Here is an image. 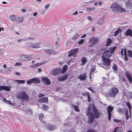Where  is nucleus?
I'll list each match as a JSON object with an SVG mask.
<instances>
[{"instance_id": "obj_57", "label": "nucleus", "mask_w": 132, "mask_h": 132, "mask_svg": "<svg viewBox=\"0 0 132 132\" xmlns=\"http://www.w3.org/2000/svg\"><path fill=\"white\" fill-rule=\"evenodd\" d=\"M15 74L16 75H20V73L17 72H15Z\"/></svg>"}, {"instance_id": "obj_55", "label": "nucleus", "mask_w": 132, "mask_h": 132, "mask_svg": "<svg viewBox=\"0 0 132 132\" xmlns=\"http://www.w3.org/2000/svg\"><path fill=\"white\" fill-rule=\"evenodd\" d=\"M98 4L99 5H102V2L101 1H99L98 2Z\"/></svg>"}, {"instance_id": "obj_44", "label": "nucleus", "mask_w": 132, "mask_h": 132, "mask_svg": "<svg viewBox=\"0 0 132 132\" xmlns=\"http://www.w3.org/2000/svg\"><path fill=\"white\" fill-rule=\"evenodd\" d=\"M95 68L93 67V69H91L90 73V78L91 79V75L92 73L94 71H95Z\"/></svg>"}, {"instance_id": "obj_39", "label": "nucleus", "mask_w": 132, "mask_h": 132, "mask_svg": "<svg viewBox=\"0 0 132 132\" xmlns=\"http://www.w3.org/2000/svg\"><path fill=\"white\" fill-rule=\"evenodd\" d=\"M126 104L127 105L128 107V108H129V112H130L131 111V106L129 103L128 102H127L126 103Z\"/></svg>"}, {"instance_id": "obj_56", "label": "nucleus", "mask_w": 132, "mask_h": 132, "mask_svg": "<svg viewBox=\"0 0 132 132\" xmlns=\"http://www.w3.org/2000/svg\"><path fill=\"white\" fill-rule=\"evenodd\" d=\"M37 13L36 12H35L33 14V15L34 16H36L37 15Z\"/></svg>"}, {"instance_id": "obj_45", "label": "nucleus", "mask_w": 132, "mask_h": 132, "mask_svg": "<svg viewBox=\"0 0 132 132\" xmlns=\"http://www.w3.org/2000/svg\"><path fill=\"white\" fill-rule=\"evenodd\" d=\"M111 41L110 39H108L107 40V42H106V46L110 45V44L111 43Z\"/></svg>"}, {"instance_id": "obj_6", "label": "nucleus", "mask_w": 132, "mask_h": 132, "mask_svg": "<svg viewBox=\"0 0 132 132\" xmlns=\"http://www.w3.org/2000/svg\"><path fill=\"white\" fill-rule=\"evenodd\" d=\"M90 42V44L88 47H92L93 45L97 43L98 42V40L97 38L95 37H92L89 40Z\"/></svg>"}, {"instance_id": "obj_61", "label": "nucleus", "mask_w": 132, "mask_h": 132, "mask_svg": "<svg viewBox=\"0 0 132 132\" xmlns=\"http://www.w3.org/2000/svg\"><path fill=\"white\" fill-rule=\"evenodd\" d=\"M26 11V10L25 9H22V12H24Z\"/></svg>"}, {"instance_id": "obj_34", "label": "nucleus", "mask_w": 132, "mask_h": 132, "mask_svg": "<svg viewBox=\"0 0 132 132\" xmlns=\"http://www.w3.org/2000/svg\"><path fill=\"white\" fill-rule=\"evenodd\" d=\"M23 18L22 17H20L17 19V21L19 23H22L23 21Z\"/></svg>"}, {"instance_id": "obj_14", "label": "nucleus", "mask_w": 132, "mask_h": 132, "mask_svg": "<svg viewBox=\"0 0 132 132\" xmlns=\"http://www.w3.org/2000/svg\"><path fill=\"white\" fill-rule=\"evenodd\" d=\"M11 87L10 86H0V90H4L7 91L10 90Z\"/></svg>"}, {"instance_id": "obj_3", "label": "nucleus", "mask_w": 132, "mask_h": 132, "mask_svg": "<svg viewBox=\"0 0 132 132\" xmlns=\"http://www.w3.org/2000/svg\"><path fill=\"white\" fill-rule=\"evenodd\" d=\"M92 110L93 112L94 117L95 118H97L99 117L100 113L93 104L90 105L87 109V111H89V110L90 112H91Z\"/></svg>"}, {"instance_id": "obj_12", "label": "nucleus", "mask_w": 132, "mask_h": 132, "mask_svg": "<svg viewBox=\"0 0 132 132\" xmlns=\"http://www.w3.org/2000/svg\"><path fill=\"white\" fill-rule=\"evenodd\" d=\"M20 59L22 61H26L31 59L32 57L27 55H22L20 56Z\"/></svg>"}, {"instance_id": "obj_41", "label": "nucleus", "mask_w": 132, "mask_h": 132, "mask_svg": "<svg viewBox=\"0 0 132 132\" xmlns=\"http://www.w3.org/2000/svg\"><path fill=\"white\" fill-rule=\"evenodd\" d=\"M44 117V114H41L39 115V119L40 121H42V119H43Z\"/></svg>"}, {"instance_id": "obj_47", "label": "nucleus", "mask_w": 132, "mask_h": 132, "mask_svg": "<svg viewBox=\"0 0 132 132\" xmlns=\"http://www.w3.org/2000/svg\"><path fill=\"white\" fill-rule=\"evenodd\" d=\"M84 40L83 39H82L81 40H80L78 42V44L79 45H80L82 44L84 42Z\"/></svg>"}, {"instance_id": "obj_18", "label": "nucleus", "mask_w": 132, "mask_h": 132, "mask_svg": "<svg viewBox=\"0 0 132 132\" xmlns=\"http://www.w3.org/2000/svg\"><path fill=\"white\" fill-rule=\"evenodd\" d=\"M31 47L35 48H37L41 47L40 44L38 43H36L32 45L31 46Z\"/></svg>"}, {"instance_id": "obj_38", "label": "nucleus", "mask_w": 132, "mask_h": 132, "mask_svg": "<svg viewBox=\"0 0 132 132\" xmlns=\"http://www.w3.org/2000/svg\"><path fill=\"white\" fill-rule=\"evenodd\" d=\"M125 117L126 118V120H127L129 117V115H128V110L125 111Z\"/></svg>"}, {"instance_id": "obj_5", "label": "nucleus", "mask_w": 132, "mask_h": 132, "mask_svg": "<svg viewBox=\"0 0 132 132\" xmlns=\"http://www.w3.org/2000/svg\"><path fill=\"white\" fill-rule=\"evenodd\" d=\"M118 93V89L114 87L110 90L108 93L106 94V95L110 97H113L117 95Z\"/></svg>"}, {"instance_id": "obj_25", "label": "nucleus", "mask_w": 132, "mask_h": 132, "mask_svg": "<svg viewBox=\"0 0 132 132\" xmlns=\"http://www.w3.org/2000/svg\"><path fill=\"white\" fill-rule=\"evenodd\" d=\"M126 4V7L128 9H130L132 7V3L130 1L127 2Z\"/></svg>"}, {"instance_id": "obj_37", "label": "nucleus", "mask_w": 132, "mask_h": 132, "mask_svg": "<svg viewBox=\"0 0 132 132\" xmlns=\"http://www.w3.org/2000/svg\"><path fill=\"white\" fill-rule=\"evenodd\" d=\"M128 56L132 57V52L130 50H128L127 51Z\"/></svg>"}, {"instance_id": "obj_59", "label": "nucleus", "mask_w": 132, "mask_h": 132, "mask_svg": "<svg viewBox=\"0 0 132 132\" xmlns=\"http://www.w3.org/2000/svg\"><path fill=\"white\" fill-rule=\"evenodd\" d=\"M41 122L43 123H46V121L44 120H43L42 119V121H40Z\"/></svg>"}, {"instance_id": "obj_21", "label": "nucleus", "mask_w": 132, "mask_h": 132, "mask_svg": "<svg viewBox=\"0 0 132 132\" xmlns=\"http://www.w3.org/2000/svg\"><path fill=\"white\" fill-rule=\"evenodd\" d=\"M43 63H36L32 65H31L30 67L31 68L33 69L36 67H37L38 66L42 65L43 64Z\"/></svg>"}, {"instance_id": "obj_64", "label": "nucleus", "mask_w": 132, "mask_h": 132, "mask_svg": "<svg viewBox=\"0 0 132 132\" xmlns=\"http://www.w3.org/2000/svg\"><path fill=\"white\" fill-rule=\"evenodd\" d=\"M78 13L77 11H76L75 13H74L73 14L74 15H76L78 14Z\"/></svg>"}, {"instance_id": "obj_1", "label": "nucleus", "mask_w": 132, "mask_h": 132, "mask_svg": "<svg viewBox=\"0 0 132 132\" xmlns=\"http://www.w3.org/2000/svg\"><path fill=\"white\" fill-rule=\"evenodd\" d=\"M116 48V47H110L109 49L105 50L103 52L102 57L103 63L102 67L106 69L109 67L111 61L109 57L111 56Z\"/></svg>"}, {"instance_id": "obj_2", "label": "nucleus", "mask_w": 132, "mask_h": 132, "mask_svg": "<svg viewBox=\"0 0 132 132\" xmlns=\"http://www.w3.org/2000/svg\"><path fill=\"white\" fill-rule=\"evenodd\" d=\"M113 11L115 12H125L126 11L125 10L121 7L117 3H113L110 7Z\"/></svg>"}, {"instance_id": "obj_48", "label": "nucleus", "mask_w": 132, "mask_h": 132, "mask_svg": "<svg viewBox=\"0 0 132 132\" xmlns=\"http://www.w3.org/2000/svg\"><path fill=\"white\" fill-rule=\"evenodd\" d=\"M50 5L49 4H47L46 5H45V6L44 8L45 9V10L47 9L49 7Z\"/></svg>"}, {"instance_id": "obj_49", "label": "nucleus", "mask_w": 132, "mask_h": 132, "mask_svg": "<svg viewBox=\"0 0 132 132\" xmlns=\"http://www.w3.org/2000/svg\"><path fill=\"white\" fill-rule=\"evenodd\" d=\"M88 89L89 90H90L93 93H96V92L95 90H94L93 89H92L90 87H88Z\"/></svg>"}, {"instance_id": "obj_15", "label": "nucleus", "mask_w": 132, "mask_h": 132, "mask_svg": "<svg viewBox=\"0 0 132 132\" xmlns=\"http://www.w3.org/2000/svg\"><path fill=\"white\" fill-rule=\"evenodd\" d=\"M87 76L85 74H82L79 75L77 78L81 80H84L86 79Z\"/></svg>"}, {"instance_id": "obj_52", "label": "nucleus", "mask_w": 132, "mask_h": 132, "mask_svg": "<svg viewBox=\"0 0 132 132\" xmlns=\"http://www.w3.org/2000/svg\"><path fill=\"white\" fill-rule=\"evenodd\" d=\"M87 132H96L95 130L90 129L89 130H88V131H87Z\"/></svg>"}, {"instance_id": "obj_27", "label": "nucleus", "mask_w": 132, "mask_h": 132, "mask_svg": "<svg viewBox=\"0 0 132 132\" xmlns=\"http://www.w3.org/2000/svg\"><path fill=\"white\" fill-rule=\"evenodd\" d=\"M10 20L12 21H15L16 19V16L14 15H12L10 16Z\"/></svg>"}, {"instance_id": "obj_9", "label": "nucleus", "mask_w": 132, "mask_h": 132, "mask_svg": "<svg viewBox=\"0 0 132 132\" xmlns=\"http://www.w3.org/2000/svg\"><path fill=\"white\" fill-rule=\"evenodd\" d=\"M113 109V107L112 106H109L107 108V111L108 114V118L109 120L111 119V112Z\"/></svg>"}, {"instance_id": "obj_31", "label": "nucleus", "mask_w": 132, "mask_h": 132, "mask_svg": "<svg viewBox=\"0 0 132 132\" xmlns=\"http://www.w3.org/2000/svg\"><path fill=\"white\" fill-rule=\"evenodd\" d=\"M15 81L19 84H22L25 82V80H15Z\"/></svg>"}, {"instance_id": "obj_51", "label": "nucleus", "mask_w": 132, "mask_h": 132, "mask_svg": "<svg viewBox=\"0 0 132 132\" xmlns=\"http://www.w3.org/2000/svg\"><path fill=\"white\" fill-rule=\"evenodd\" d=\"M44 96V94H39L38 95V97L40 98L41 97H43Z\"/></svg>"}, {"instance_id": "obj_36", "label": "nucleus", "mask_w": 132, "mask_h": 132, "mask_svg": "<svg viewBox=\"0 0 132 132\" xmlns=\"http://www.w3.org/2000/svg\"><path fill=\"white\" fill-rule=\"evenodd\" d=\"M73 107L74 108V110L75 111H79V108L78 106H77L73 105Z\"/></svg>"}, {"instance_id": "obj_8", "label": "nucleus", "mask_w": 132, "mask_h": 132, "mask_svg": "<svg viewBox=\"0 0 132 132\" xmlns=\"http://www.w3.org/2000/svg\"><path fill=\"white\" fill-rule=\"evenodd\" d=\"M87 114L89 115L88 121L89 123L93 122L94 119L93 113L92 112H90L89 110V111H87Z\"/></svg>"}, {"instance_id": "obj_22", "label": "nucleus", "mask_w": 132, "mask_h": 132, "mask_svg": "<svg viewBox=\"0 0 132 132\" xmlns=\"http://www.w3.org/2000/svg\"><path fill=\"white\" fill-rule=\"evenodd\" d=\"M45 53L47 54H50L53 53L54 51L52 50L48 49H45L44 50Z\"/></svg>"}, {"instance_id": "obj_10", "label": "nucleus", "mask_w": 132, "mask_h": 132, "mask_svg": "<svg viewBox=\"0 0 132 132\" xmlns=\"http://www.w3.org/2000/svg\"><path fill=\"white\" fill-rule=\"evenodd\" d=\"M78 50V48L73 49L71 50L69 52L68 56H76V54Z\"/></svg>"}, {"instance_id": "obj_24", "label": "nucleus", "mask_w": 132, "mask_h": 132, "mask_svg": "<svg viewBox=\"0 0 132 132\" xmlns=\"http://www.w3.org/2000/svg\"><path fill=\"white\" fill-rule=\"evenodd\" d=\"M122 32V31L120 29H118V30L115 32L114 33V35L116 36L118 35H119Z\"/></svg>"}, {"instance_id": "obj_32", "label": "nucleus", "mask_w": 132, "mask_h": 132, "mask_svg": "<svg viewBox=\"0 0 132 132\" xmlns=\"http://www.w3.org/2000/svg\"><path fill=\"white\" fill-rule=\"evenodd\" d=\"M81 60L82 62L81 64L82 65H84L87 61L85 57H82L81 59Z\"/></svg>"}, {"instance_id": "obj_35", "label": "nucleus", "mask_w": 132, "mask_h": 132, "mask_svg": "<svg viewBox=\"0 0 132 132\" xmlns=\"http://www.w3.org/2000/svg\"><path fill=\"white\" fill-rule=\"evenodd\" d=\"M42 109L45 110H46L48 109V107L45 104L42 105Z\"/></svg>"}, {"instance_id": "obj_58", "label": "nucleus", "mask_w": 132, "mask_h": 132, "mask_svg": "<svg viewBox=\"0 0 132 132\" xmlns=\"http://www.w3.org/2000/svg\"><path fill=\"white\" fill-rule=\"evenodd\" d=\"M18 41L19 43H20V42L23 41V40L21 39H19L18 40Z\"/></svg>"}, {"instance_id": "obj_54", "label": "nucleus", "mask_w": 132, "mask_h": 132, "mask_svg": "<svg viewBox=\"0 0 132 132\" xmlns=\"http://www.w3.org/2000/svg\"><path fill=\"white\" fill-rule=\"evenodd\" d=\"M7 69L9 71H11L12 70V68L10 67L7 68Z\"/></svg>"}, {"instance_id": "obj_11", "label": "nucleus", "mask_w": 132, "mask_h": 132, "mask_svg": "<svg viewBox=\"0 0 132 132\" xmlns=\"http://www.w3.org/2000/svg\"><path fill=\"white\" fill-rule=\"evenodd\" d=\"M68 76V74H65L63 76L57 77L56 79L59 81H64L67 79Z\"/></svg>"}, {"instance_id": "obj_17", "label": "nucleus", "mask_w": 132, "mask_h": 132, "mask_svg": "<svg viewBox=\"0 0 132 132\" xmlns=\"http://www.w3.org/2000/svg\"><path fill=\"white\" fill-rule=\"evenodd\" d=\"M39 102L43 103H47L48 102V98L47 97H43L40 99Z\"/></svg>"}, {"instance_id": "obj_23", "label": "nucleus", "mask_w": 132, "mask_h": 132, "mask_svg": "<svg viewBox=\"0 0 132 132\" xmlns=\"http://www.w3.org/2000/svg\"><path fill=\"white\" fill-rule=\"evenodd\" d=\"M95 9V7H87L86 8V10L88 12H91L94 11Z\"/></svg>"}, {"instance_id": "obj_30", "label": "nucleus", "mask_w": 132, "mask_h": 132, "mask_svg": "<svg viewBox=\"0 0 132 132\" xmlns=\"http://www.w3.org/2000/svg\"><path fill=\"white\" fill-rule=\"evenodd\" d=\"M68 68V67L67 65H65L64 66L63 69H61V73H64L67 70Z\"/></svg>"}, {"instance_id": "obj_7", "label": "nucleus", "mask_w": 132, "mask_h": 132, "mask_svg": "<svg viewBox=\"0 0 132 132\" xmlns=\"http://www.w3.org/2000/svg\"><path fill=\"white\" fill-rule=\"evenodd\" d=\"M61 68H59L53 69L51 72V74L54 76H57L61 73Z\"/></svg>"}, {"instance_id": "obj_63", "label": "nucleus", "mask_w": 132, "mask_h": 132, "mask_svg": "<svg viewBox=\"0 0 132 132\" xmlns=\"http://www.w3.org/2000/svg\"><path fill=\"white\" fill-rule=\"evenodd\" d=\"M114 121L116 122H117V123L119 121V120H116V119H114Z\"/></svg>"}, {"instance_id": "obj_16", "label": "nucleus", "mask_w": 132, "mask_h": 132, "mask_svg": "<svg viewBox=\"0 0 132 132\" xmlns=\"http://www.w3.org/2000/svg\"><path fill=\"white\" fill-rule=\"evenodd\" d=\"M42 80L43 82L47 85H49L51 84L50 80L46 77L43 78Z\"/></svg>"}, {"instance_id": "obj_29", "label": "nucleus", "mask_w": 132, "mask_h": 132, "mask_svg": "<svg viewBox=\"0 0 132 132\" xmlns=\"http://www.w3.org/2000/svg\"><path fill=\"white\" fill-rule=\"evenodd\" d=\"M121 54L122 56L123 54L124 55H126L127 54L126 50V49H122L121 51Z\"/></svg>"}, {"instance_id": "obj_43", "label": "nucleus", "mask_w": 132, "mask_h": 132, "mask_svg": "<svg viewBox=\"0 0 132 132\" xmlns=\"http://www.w3.org/2000/svg\"><path fill=\"white\" fill-rule=\"evenodd\" d=\"M22 63L21 62H17L14 65L15 66H21L22 65Z\"/></svg>"}, {"instance_id": "obj_53", "label": "nucleus", "mask_w": 132, "mask_h": 132, "mask_svg": "<svg viewBox=\"0 0 132 132\" xmlns=\"http://www.w3.org/2000/svg\"><path fill=\"white\" fill-rule=\"evenodd\" d=\"M5 102L7 103V104H11V102L9 101H7L6 100L5 101Z\"/></svg>"}, {"instance_id": "obj_13", "label": "nucleus", "mask_w": 132, "mask_h": 132, "mask_svg": "<svg viewBox=\"0 0 132 132\" xmlns=\"http://www.w3.org/2000/svg\"><path fill=\"white\" fill-rule=\"evenodd\" d=\"M126 76L130 83H131L132 81V76L131 74L128 72L126 73Z\"/></svg>"}, {"instance_id": "obj_42", "label": "nucleus", "mask_w": 132, "mask_h": 132, "mask_svg": "<svg viewBox=\"0 0 132 132\" xmlns=\"http://www.w3.org/2000/svg\"><path fill=\"white\" fill-rule=\"evenodd\" d=\"M117 128V132H121L122 129L121 127H116Z\"/></svg>"}, {"instance_id": "obj_20", "label": "nucleus", "mask_w": 132, "mask_h": 132, "mask_svg": "<svg viewBox=\"0 0 132 132\" xmlns=\"http://www.w3.org/2000/svg\"><path fill=\"white\" fill-rule=\"evenodd\" d=\"M46 127L47 129L50 130H53L55 129V127L54 126L50 124L47 125Z\"/></svg>"}, {"instance_id": "obj_50", "label": "nucleus", "mask_w": 132, "mask_h": 132, "mask_svg": "<svg viewBox=\"0 0 132 132\" xmlns=\"http://www.w3.org/2000/svg\"><path fill=\"white\" fill-rule=\"evenodd\" d=\"M87 19L90 21H92V17L90 16H88L87 17Z\"/></svg>"}, {"instance_id": "obj_4", "label": "nucleus", "mask_w": 132, "mask_h": 132, "mask_svg": "<svg viewBox=\"0 0 132 132\" xmlns=\"http://www.w3.org/2000/svg\"><path fill=\"white\" fill-rule=\"evenodd\" d=\"M17 96L19 99L25 100H28L29 98L28 95L26 91L23 90L19 93L17 95Z\"/></svg>"}, {"instance_id": "obj_33", "label": "nucleus", "mask_w": 132, "mask_h": 132, "mask_svg": "<svg viewBox=\"0 0 132 132\" xmlns=\"http://www.w3.org/2000/svg\"><path fill=\"white\" fill-rule=\"evenodd\" d=\"M78 37V34L77 33L75 34L74 36L72 37V39L73 40H74L77 38Z\"/></svg>"}, {"instance_id": "obj_40", "label": "nucleus", "mask_w": 132, "mask_h": 132, "mask_svg": "<svg viewBox=\"0 0 132 132\" xmlns=\"http://www.w3.org/2000/svg\"><path fill=\"white\" fill-rule=\"evenodd\" d=\"M27 84L28 85H30L33 83V82L32 80V79H30L29 80L27 81Z\"/></svg>"}, {"instance_id": "obj_19", "label": "nucleus", "mask_w": 132, "mask_h": 132, "mask_svg": "<svg viewBox=\"0 0 132 132\" xmlns=\"http://www.w3.org/2000/svg\"><path fill=\"white\" fill-rule=\"evenodd\" d=\"M125 35L126 36H132V30L130 29H128L126 30L125 32Z\"/></svg>"}, {"instance_id": "obj_62", "label": "nucleus", "mask_w": 132, "mask_h": 132, "mask_svg": "<svg viewBox=\"0 0 132 132\" xmlns=\"http://www.w3.org/2000/svg\"><path fill=\"white\" fill-rule=\"evenodd\" d=\"M117 128L116 127L115 128L114 130L112 132H117Z\"/></svg>"}, {"instance_id": "obj_28", "label": "nucleus", "mask_w": 132, "mask_h": 132, "mask_svg": "<svg viewBox=\"0 0 132 132\" xmlns=\"http://www.w3.org/2000/svg\"><path fill=\"white\" fill-rule=\"evenodd\" d=\"M32 79L33 83L37 84L39 82V80L36 78Z\"/></svg>"}, {"instance_id": "obj_60", "label": "nucleus", "mask_w": 132, "mask_h": 132, "mask_svg": "<svg viewBox=\"0 0 132 132\" xmlns=\"http://www.w3.org/2000/svg\"><path fill=\"white\" fill-rule=\"evenodd\" d=\"M88 101L89 102L91 100L90 97L88 98Z\"/></svg>"}, {"instance_id": "obj_26", "label": "nucleus", "mask_w": 132, "mask_h": 132, "mask_svg": "<svg viewBox=\"0 0 132 132\" xmlns=\"http://www.w3.org/2000/svg\"><path fill=\"white\" fill-rule=\"evenodd\" d=\"M97 23L99 24H103L104 23L103 20L102 18H100L97 21Z\"/></svg>"}, {"instance_id": "obj_46", "label": "nucleus", "mask_w": 132, "mask_h": 132, "mask_svg": "<svg viewBox=\"0 0 132 132\" xmlns=\"http://www.w3.org/2000/svg\"><path fill=\"white\" fill-rule=\"evenodd\" d=\"M112 68L113 70H115L116 71H117V65L115 64H114L113 65L112 67Z\"/></svg>"}]
</instances>
